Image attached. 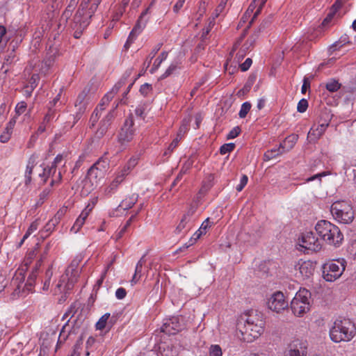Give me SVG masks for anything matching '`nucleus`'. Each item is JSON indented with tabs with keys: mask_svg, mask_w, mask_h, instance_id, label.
<instances>
[{
	"mask_svg": "<svg viewBox=\"0 0 356 356\" xmlns=\"http://www.w3.org/2000/svg\"><path fill=\"white\" fill-rule=\"evenodd\" d=\"M298 140V135L297 134H291L287 136L283 142H282L280 145L281 148L284 150V153L290 151L293 148L295 145L296 144Z\"/></svg>",
	"mask_w": 356,
	"mask_h": 356,
	"instance_id": "5701e85b",
	"label": "nucleus"
},
{
	"mask_svg": "<svg viewBox=\"0 0 356 356\" xmlns=\"http://www.w3.org/2000/svg\"><path fill=\"white\" fill-rule=\"evenodd\" d=\"M131 170L127 169V168L124 165L117 174L116 177L121 179L123 181L125 179L126 176H127L130 173Z\"/></svg>",
	"mask_w": 356,
	"mask_h": 356,
	"instance_id": "e2e57ef3",
	"label": "nucleus"
},
{
	"mask_svg": "<svg viewBox=\"0 0 356 356\" xmlns=\"http://www.w3.org/2000/svg\"><path fill=\"white\" fill-rule=\"evenodd\" d=\"M241 132V129L238 127H236L233 128L227 134V139H233L237 137Z\"/></svg>",
	"mask_w": 356,
	"mask_h": 356,
	"instance_id": "338daca9",
	"label": "nucleus"
},
{
	"mask_svg": "<svg viewBox=\"0 0 356 356\" xmlns=\"http://www.w3.org/2000/svg\"><path fill=\"white\" fill-rule=\"evenodd\" d=\"M109 316V313H106L104 314L97 322L96 323V329L99 330H108V318Z\"/></svg>",
	"mask_w": 356,
	"mask_h": 356,
	"instance_id": "f704fd0d",
	"label": "nucleus"
},
{
	"mask_svg": "<svg viewBox=\"0 0 356 356\" xmlns=\"http://www.w3.org/2000/svg\"><path fill=\"white\" fill-rule=\"evenodd\" d=\"M259 31H254V32L248 38L246 42L243 44L241 48V51L243 53L250 51L254 47L256 41L259 38Z\"/></svg>",
	"mask_w": 356,
	"mask_h": 356,
	"instance_id": "a878e982",
	"label": "nucleus"
},
{
	"mask_svg": "<svg viewBox=\"0 0 356 356\" xmlns=\"http://www.w3.org/2000/svg\"><path fill=\"white\" fill-rule=\"evenodd\" d=\"M37 159H38V156L34 154H32L28 160L26 168V171H25V174H24V177H25L24 183H25V185H26V186L29 185L31 182V175L33 173V169L34 168L35 165L37 163Z\"/></svg>",
	"mask_w": 356,
	"mask_h": 356,
	"instance_id": "412c9836",
	"label": "nucleus"
},
{
	"mask_svg": "<svg viewBox=\"0 0 356 356\" xmlns=\"http://www.w3.org/2000/svg\"><path fill=\"white\" fill-rule=\"evenodd\" d=\"M355 334V325L348 318L337 319L330 330V339L336 343L350 341Z\"/></svg>",
	"mask_w": 356,
	"mask_h": 356,
	"instance_id": "f257e3e1",
	"label": "nucleus"
},
{
	"mask_svg": "<svg viewBox=\"0 0 356 356\" xmlns=\"http://www.w3.org/2000/svg\"><path fill=\"white\" fill-rule=\"evenodd\" d=\"M53 275V272L51 268H49L46 271V280L44 282L42 289L44 291H47L50 286V280Z\"/></svg>",
	"mask_w": 356,
	"mask_h": 356,
	"instance_id": "09e8293b",
	"label": "nucleus"
},
{
	"mask_svg": "<svg viewBox=\"0 0 356 356\" xmlns=\"http://www.w3.org/2000/svg\"><path fill=\"white\" fill-rule=\"evenodd\" d=\"M15 123H16V120L14 118H12L8 122L5 130L0 135V141L1 143H7L10 140L11 134L13 133V127H14Z\"/></svg>",
	"mask_w": 356,
	"mask_h": 356,
	"instance_id": "393cba45",
	"label": "nucleus"
},
{
	"mask_svg": "<svg viewBox=\"0 0 356 356\" xmlns=\"http://www.w3.org/2000/svg\"><path fill=\"white\" fill-rule=\"evenodd\" d=\"M177 68V64L172 63L170 65L165 72L161 75V79H163L172 74Z\"/></svg>",
	"mask_w": 356,
	"mask_h": 356,
	"instance_id": "603ef678",
	"label": "nucleus"
},
{
	"mask_svg": "<svg viewBox=\"0 0 356 356\" xmlns=\"http://www.w3.org/2000/svg\"><path fill=\"white\" fill-rule=\"evenodd\" d=\"M326 127L321 126L319 124L316 128L312 127L308 133L307 137L312 138L314 136V139H318L325 132Z\"/></svg>",
	"mask_w": 356,
	"mask_h": 356,
	"instance_id": "2f4dec72",
	"label": "nucleus"
},
{
	"mask_svg": "<svg viewBox=\"0 0 356 356\" xmlns=\"http://www.w3.org/2000/svg\"><path fill=\"white\" fill-rule=\"evenodd\" d=\"M311 293L305 289H300L296 293L291 302V309L296 316H302L310 309Z\"/></svg>",
	"mask_w": 356,
	"mask_h": 356,
	"instance_id": "39448f33",
	"label": "nucleus"
},
{
	"mask_svg": "<svg viewBox=\"0 0 356 356\" xmlns=\"http://www.w3.org/2000/svg\"><path fill=\"white\" fill-rule=\"evenodd\" d=\"M238 321H242L245 324H254L257 322H264L262 314L257 311H250L241 316Z\"/></svg>",
	"mask_w": 356,
	"mask_h": 356,
	"instance_id": "6ab92c4d",
	"label": "nucleus"
},
{
	"mask_svg": "<svg viewBox=\"0 0 356 356\" xmlns=\"http://www.w3.org/2000/svg\"><path fill=\"white\" fill-rule=\"evenodd\" d=\"M95 202H92V204H88L85 207V209L81 211V213H80V215L78 218L86 221V218H88L89 214L92 211L93 207H95Z\"/></svg>",
	"mask_w": 356,
	"mask_h": 356,
	"instance_id": "ea45409f",
	"label": "nucleus"
},
{
	"mask_svg": "<svg viewBox=\"0 0 356 356\" xmlns=\"http://www.w3.org/2000/svg\"><path fill=\"white\" fill-rule=\"evenodd\" d=\"M315 229L318 236L329 245L339 246L343 240V235L339 228L327 220L318 221Z\"/></svg>",
	"mask_w": 356,
	"mask_h": 356,
	"instance_id": "f03ea898",
	"label": "nucleus"
},
{
	"mask_svg": "<svg viewBox=\"0 0 356 356\" xmlns=\"http://www.w3.org/2000/svg\"><path fill=\"white\" fill-rule=\"evenodd\" d=\"M149 12V8L145 9L140 15L136 24L131 31V35H133L136 38L138 35H139L143 29L145 27L147 22L148 17H147V15Z\"/></svg>",
	"mask_w": 356,
	"mask_h": 356,
	"instance_id": "f3484780",
	"label": "nucleus"
},
{
	"mask_svg": "<svg viewBox=\"0 0 356 356\" xmlns=\"http://www.w3.org/2000/svg\"><path fill=\"white\" fill-rule=\"evenodd\" d=\"M308 108V102L305 99H302L299 101L297 106V110L300 113H304Z\"/></svg>",
	"mask_w": 356,
	"mask_h": 356,
	"instance_id": "052dcab7",
	"label": "nucleus"
},
{
	"mask_svg": "<svg viewBox=\"0 0 356 356\" xmlns=\"http://www.w3.org/2000/svg\"><path fill=\"white\" fill-rule=\"evenodd\" d=\"M57 223L54 222L53 220H50L40 231V236L42 238H46L54 230Z\"/></svg>",
	"mask_w": 356,
	"mask_h": 356,
	"instance_id": "473e14b6",
	"label": "nucleus"
},
{
	"mask_svg": "<svg viewBox=\"0 0 356 356\" xmlns=\"http://www.w3.org/2000/svg\"><path fill=\"white\" fill-rule=\"evenodd\" d=\"M26 103L25 102H19L15 107V112L18 115H20L21 114L24 113L26 108Z\"/></svg>",
	"mask_w": 356,
	"mask_h": 356,
	"instance_id": "680f3d73",
	"label": "nucleus"
},
{
	"mask_svg": "<svg viewBox=\"0 0 356 356\" xmlns=\"http://www.w3.org/2000/svg\"><path fill=\"white\" fill-rule=\"evenodd\" d=\"M37 268L35 269V271H31V273L29 274L26 286H27L28 290H31V287L33 286L34 282L37 277Z\"/></svg>",
	"mask_w": 356,
	"mask_h": 356,
	"instance_id": "de8ad7c7",
	"label": "nucleus"
},
{
	"mask_svg": "<svg viewBox=\"0 0 356 356\" xmlns=\"http://www.w3.org/2000/svg\"><path fill=\"white\" fill-rule=\"evenodd\" d=\"M124 84V82L122 81H120L118 82L111 89V91L107 92L104 97V101L106 102V103L109 104V102L113 99L115 95L118 92L120 88Z\"/></svg>",
	"mask_w": 356,
	"mask_h": 356,
	"instance_id": "cd10ccee",
	"label": "nucleus"
},
{
	"mask_svg": "<svg viewBox=\"0 0 356 356\" xmlns=\"http://www.w3.org/2000/svg\"><path fill=\"white\" fill-rule=\"evenodd\" d=\"M162 46L161 43L157 44L152 50L151 53L147 58V60L145 61L144 65L147 68L149 67L152 60L154 58L157 52L160 50Z\"/></svg>",
	"mask_w": 356,
	"mask_h": 356,
	"instance_id": "e433bc0d",
	"label": "nucleus"
},
{
	"mask_svg": "<svg viewBox=\"0 0 356 356\" xmlns=\"http://www.w3.org/2000/svg\"><path fill=\"white\" fill-rule=\"evenodd\" d=\"M185 2H186V0H178L172 8L173 12L175 14H178L179 13L180 10L183 8Z\"/></svg>",
	"mask_w": 356,
	"mask_h": 356,
	"instance_id": "774afa93",
	"label": "nucleus"
},
{
	"mask_svg": "<svg viewBox=\"0 0 356 356\" xmlns=\"http://www.w3.org/2000/svg\"><path fill=\"white\" fill-rule=\"evenodd\" d=\"M196 212V208L194 207H191L186 213L183 216L184 218H186V219L191 220L192 222L195 221V217L194 216L195 213Z\"/></svg>",
	"mask_w": 356,
	"mask_h": 356,
	"instance_id": "864d4df0",
	"label": "nucleus"
},
{
	"mask_svg": "<svg viewBox=\"0 0 356 356\" xmlns=\"http://www.w3.org/2000/svg\"><path fill=\"white\" fill-rule=\"evenodd\" d=\"M50 193V190L47 189V188H45L44 189L40 194L39 195V200L37 202V205L39 206V205H42L44 200L47 198V197L49 196Z\"/></svg>",
	"mask_w": 356,
	"mask_h": 356,
	"instance_id": "4d7b16f0",
	"label": "nucleus"
},
{
	"mask_svg": "<svg viewBox=\"0 0 356 356\" xmlns=\"http://www.w3.org/2000/svg\"><path fill=\"white\" fill-rule=\"evenodd\" d=\"M251 104L248 102H244L241 107L240 111L238 113V115L241 118H244L246 117L247 114L249 113L251 108Z\"/></svg>",
	"mask_w": 356,
	"mask_h": 356,
	"instance_id": "c03bdc74",
	"label": "nucleus"
},
{
	"mask_svg": "<svg viewBox=\"0 0 356 356\" xmlns=\"http://www.w3.org/2000/svg\"><path fill=\"white\" fill-rule=\"evenodd\" d=\"M214 175L209 174L207 176L206 179L203 182L202 190L208 191L213 185Z\"/></svg>",
	"mask_w": 356,
	"mask_h": 356,
	"instance_id": "37998d69",
	"label": "nucleus"
},
{
	"mask_svg": "<svg viewBox=\"0 0 356 356\" xmlns=\"http://www.w3.org/2000/svg\"><path fill=\"white\" fill-rule=\"evenodd\" d=\"M56 172V168H55V166L51 165L50 167L44 168L42 173L40 174L39 175L41 177H44L43 183H46L49 177H52L50 185L54 186L55 183L59 182L62 178L60 172L58 173V175L56 176V178H54Z\"/></svg>",
	"mask_w": 356,
	"mask_h": 356,
	"instance_id": "dca6fc26",
	"label": "nucleus"
},
{
	"mask_svg": "<svg viewBox=\"0 0 356 356\" xmlns=\"http://www.w3.org/2000/svg\"><path fill=\"white\" fill-rule=\"evenodd\" d=\"M76 312V307L75 304L71 305V306L68 308V309L65 312L63 316V320H67L65 325L63 326L56 345V350L63 343L65 342V341L67 339L68 337L71 334L72 332V327L71 329L70 328L69 323L70 321V319L74 316L75 313Z\"/></svg>",
	"mask_w": 356,
	"mask_h": 356,
	"instance_id": "1a4fd4ad",
	"label": "nucleus"
},
{
	"mask_svg": "<svg viewBox=\"0 0 356 356\" xmlns=\"http://www.w3.org/2000/svg\"><path fill=\"white\" fill-rule=\"evenodd\" d=\"M134 124V117L132 114H130L125 119L124 124L118 134V142L121 145H124L128 143L131 142L134 138L135 133Z\"/></svg>",
	"mask_w": 356,
	"mask_h": 356,
	"instance_id": "9d476101",
	"label": "nucleus"
},
{
	"mask_svg": "<svg viewBox=\"0 0 356 356\" xmlns=\"http://www.w3.org/2000/svg\"><path fill=\"white\" fill-rule=\"evenodd\" d=\"M118 104H116L115 107L110 111L100 121L99 127L95 133V137L97 139L103 138L106 134L108 128L111 125V123L115 118L114 111L118 107Z\"/></svg>",
	"mask_w": 356,
	"mask_h": 356,
	"instance_id": "2eb2a0df",
	"label": "nucleus"
},
{
	"mask_svg": "<svg viewBox=\"0 0 356 356\" xmlns=\"http://www.w3.org/2000/svg\"><path fill=\"white\" fill-rule=\"evenodd\" d=\"M348 43H350L349 38L347 35H342L337 42L334 43L331 48H333L334 50H336L338 48H340Z\"/></svg>",
	"mask_w": 356,
	"mask_h": 356,
	"instance_id": "79ce46f5",
	"label": "nucleus"
},
{
	"mask_svg": "<svg viewBox=\"0 0 356 356\" xmlns=\"http://www.w3.org/2000/svg\"><path fill=\"white\" fill-rule=\"evenodd\" d=\"M138 194H132L131 195L127 197L124 200H123L120 205L118 206V209L121 208L123 210H127L131 208L138 201Z\"/></svg>",
	"mask_w": 356,
	"mask_h": 356,
	"instance_id": "bb28decb",
	"label": "nucleus"
},
{
	"mask_svg": "<svg viewBox=\"0 0 356 356\" xmlns=\"http://www.w3.org/2000/svg\"><path fill=\"white\" fill-rule=\"evenodd\" d=\"M145 109H146V106L144 105V104H140V105H138L136 109H135V114L136 116L142 118V119H145Z\"/></svg>",
	"mask_w": 356,
	"mask_h": 356,
	"instance_id": "bf43d9fd",
	"label": "nucleus"
},
{
	"mask_svg": "<svg viewBox=\"0 0 356 356\" xmlns=\"http://www.w3.org/2000/svg\"><path fill=\"white\" fill-rule=\"evenodd\" d=\"M284 356H307L306 348L300 343H291L285 352Z\"/></svg>",
	"mask_w": 356,
	"mask_h": 356,
	"instance_id": "aec40b11",
	"label": "nucleus"
},
{
	"mask_svg": "<svg viewBox=\"0 0 356 356\" xmlns=\"http://www.w3.org/2000/svg\"><path fill=\"white\" fill-rule=\"evenodd\" d=\"M152 90V87L151 84L144 83L140 86V92L144 97L147 96L150 92Z\"/></svg>",
	"mask_w": 356,
	"mask_h": 356,
	"instance_id": "6e6d98bb",
	"label": "nucleus"
},
{
	"mask_svg": "<svg viewBox=\"0 0 356 356\" xmlns=\"http://www.w3.org/2000/svg\"><path fill=\"white\" fill-rule=\"evenodd\" d=\"M235 148V144L230 143L222 145L220 148V153L222 155L230 153Z\"/></svg>",
	"mask_w": 356,
	"mask_h": 356,
	"instance_id": "49530a36",
	"label": "nucleus"
},
{
	"mask_svg": "<svg viewBox=\"0 0 356 356\" xmlns=\"http://www.w3.org/2000/svg\"><path fill=\"white\" fill-rule=\"evenodd\" d=\"M55 113L56 109L52 108L51 106H49V111L43 119L44 122L48 124L51 120H53L55 116Z\"/></svg>",
	"mask_w": 356,
	"mask_h": 356,
	"instance_id": "5fc2aeb1",
	"label": "nucleus"
},
{
	"mask_svg": "<svg viewBox=\"0 0 356 356\" xmlns=\"http://www.w3.org/2000/svg\"><path fill=\"white\" fill-rule=\"evenodd\" d=\"M122 182V181L121 179H119L115 177V178L111 183V184L104 189L105 195L111 196L112 194H113Z\"/></svg>",
	"mask_w": 356,
	"mask_h": 356,
	"instance_id": "7c9ffc66",
	"label": "nucleus"
},
{
	"mask_svg": "<svg viewBox=\"0 0 356 356\" xmlns=\"http://www.w3.org/2000/svg\"><path fill=\"white\" fill-rule=\"evenodd\" d=\"M86 98V94L82 92L78 95L76 100L75 107L77 109L76 118L78 119H80L81 115L85 113L88 105V102Z\"/></svg>",
	"mask_w": 356,
	"mask_h": 356,
	"instance_id": "a211bd4d",
	"label": "nucleus"
},
{
	"mask_svg": "<svg viewBox=\"0 0 356 356\" xmlns=\"http://www.w3.org/2000/svg\"><path fill=\"white\" fill-rule=\"evenodd\" d=\"M341 87V84L340 83H339L338 81H337L334 79L329 80L325 83L326 89L331 92L337 91Z\"/></svg>",
	"mask_w": 356,
	"mask_h": 356,
	"instance_id": "c9c22d12",
	"label": "nucleus"
},
{
	"mask_svg": "<svg viewBox=\"0 0 356 356\" xmlns=\"http://www.w3.org/2000/svg\"><path fill=\"white\" fill-rule=\"evenodd\" d=\"M212 225V222H210L209 218H207L201 225L199 230L204 234L207 232V229L210 228Z\"/></svg>",
	"mask_w": 356,
	"mask_h": 356,
	"instance_id": "0e129e2a",
	"label": "nucleus"
},
{
	"mask_svg": "<svg viewBox=\"0 0 356 356\" xmlns=\"http://www.w3.org/2000/svg\"><path fill=\"white\" fill-rule=\"evenodd\" d=\"M190 168H191L190 163H188V164L185 163L182 166V168L180 170V172L177 175V176L175 178V179L174 180V181L172 182V187L175 186L177 184V183L181 181L184 175H185L187 172V171L189 170Z\"/></svg>",
	"mask_w": 356,
	"mask_h": 356,
	"instance_id": "4c0bfd02",
	"label": "nucleus"
},
{
	"mask_svg": "<svg viewBox=\"0 0 356 356\" xmlns=\"http://www.w3.org/2000/svg\"><path fill=\"white\" fill-rule=\"evenodd\" d=\"M254 324H245L242 321H238L236 328L241 334L242 339L251 342L257 339L264 331L265 322H257Z\"/></svg>",
	"mask_w": 356,
	"mask_h": 356,
	"instance_id": "423d86ee",
	"label": "nucleus"
},
{
	"mask_svg": "<svg viewBox=\"0 0 356 356\" xmlns=\"http://www.w3.org/2000/svg\"><path fill=\"white\" fill-rule=\"evenodd\" d=\"M80 261L81 259L78 258L72 260L70 266L65 270V273L60 277V279L56 284V290H58L60 293L63 291L66 294L68 291L73 288L79 276L77 268Z\"/></svg>",
	"mask_w": 356,
	"mask_h": 356,
	"instance_id": "7ed1b4c3",
	"label": "nucleus"
},
{
	"mask_svg": "<svg viewBox=\"0 0 356 356\" xmlns=\"http://www.w3.org/2000/svg\"><path fill=\"white\" fill-rule=\"evenodd\" d=\"M184 328L182 318L179 316H172L166 319L161 327V332L173 335L181 331Z\"/></svg>",
	"mask_w": 356,
	"mask_h": 356,
	"instance_id": "ddd939ff",
	"label": "nucleus"
},
{
	"mask_svg": "<svg viewBox=\"0 0 356 356\" xmlns=\"http://www.w3.org/2000/svg\"><path fill=\"white\" fill-rule=\"evenodd\" d=\"M226 4L227 0H221L220 3L218 4L214 13H213V19L218 17L220 15V14L223 12Z\"/></svg>",
	"mask_w": 356,
	"mask_h": 356,
	"instance_id": "8fccbe9b",
	"label": "nucleus"
},
{
	"mask_svg": "<svg viewBox=\"0 0 356 356\" xmlns=\"http://www.w3.org/2000/svg\"><path fill=\"white\" fill-rule=\"evenodd\" d=\"M107 165L108 164L105 161L99 159L88 170L87 179H88L92 184L94 183L97 184L98 181L104 177Z\"/></svg>",
	"mask_w": 356,
	"mask_h": 356,
	"instance_id": "9b49d317",
	"label": "nucleus"
},
{
	"mask_svg": "<svg viewBox=\"0 0 356 356\" xmlns=\"http://www.w3.org/2000/svg\"><path fill=\"white\" fill-rule=\"evenodd\" d=\"M299 245L305 250L316 252L321 250V244L312 232H306L299 239Z\"/></svg>",
	"mask_w": 356,
	"mask_h": 356,
	"instance_id": "f8f14e48",
	"label": "nucleus"
},
{
	"mask_svg": "<svg viewBox=\"0 0 356 356\" xmlns=\"http://www.w3.org/2000/svg\"><path fill=\"white\" fill-rule=\"evenodd\" d=\"M314 264L309 261L302 262L299 267L300 273L304 279L309 278L314 274Z\"/></svg>",
	"mask_w": 356,
	"mask_h": 356,
	"instance_id": "4be33fe9",
	"label": "nucleus"
},
{
	"mask_svg": "<svg viewBox=\"0 0 356 356\" xmlns=\"http://www.w3.org/2000/svg\"><path fill=\"white\" fill-rule=\"evenodd\" d=\"M209 356H222V352L219 345H211L209 350Z\"/></svg>",
	"mask_w": 356,
	"mask_h": 356,
	"instance_id": "a18cd8bd",
	"label": "nucleus"
},
{
	"mask_svg": "<svg viewBox=\"0 0 356 356\" xmlns=\"http://www.w3.org/2000/svg\"><path fill=\"white\" fill-rule=\"evenodd\" d=\"M101 115H102V111H100L96 108L94 110V111L92 112V113L90 116V121H89L90 128H93L95 126V124L97 122V121L99 120Z\"/></svg>",
	"mask_w": 356,
	"mask_h": 356,
	"instance_id": "a19ab883",
	"label": "nucleus"
},
{
	"mask_svg": "<svg viewBox=\"0 0 356 356\" xmlns=\"http://www.w3.org/2000/svg\"><path fill=\"white\" fill-rule=\"evenodd\" d=\"M345 270V261H331L323 266V277L327 282H333L342 275Z\"/></svg>",
	"mask_w": 356,
	"mask_h": 356,
	"instance_id": "0eeeda50",
	"label": "nucleus"
},
{
	"mask_svg": "<svg viewBox=\"0 0 356 356\" xmlns=\"http://www.w3.org/2000/svg\"><path fill=\"white\" fill-rule=\"evenodd\" d=\"M284 152L281 148L280 145L278 147H275L271 149L267 150L264 155V161H270L279 155L284 154Z\"/></svg>",
	"mask_w": 356,
	"mask_h": 356,
	"instance_id": "c756f323",
	"label": "nucleus"
},
{
	"mask_svg": "<svg viewBox=\"0 0 356 356\" xmlns=\"http://www.w3.org/2000/svg\"><path fill=\"white\" fill-rule=\"evenodd\" d=\"M248 178L246 175H243L240 180V184L236 186V189L237 191H241L248 183Z\"/></svg>",
	"mask_w": 356,
	"mask_h": 356,
	"instance_id": "69168bd1",
	"label": "nucleus"
},
{
	"mask_svg": "<svg viewBox=\"0 0 356 356\" xmlns=\"http://www.w3.org/2000/svg\"><path fill=\"white\" fill-rule=\"evenodd\" d=\"M58 51L56 48L50 47L47 52L45 58L43 60V65L45 66L46 71L49 70L54 65Z\"/></svg>",
	"mask_w": 356,
	"mask_h": 356,
	"instance_id": "b1692460",
	"label": "nucleus"
},
{
	"mask_svg": "<svg viewBox=\"0 0 356 356\" xmlns=\"http://www.w3.org/2000/svg\"><path fill=\"white\" fill-rule=\"evenodd\" d=\"M193 224H194V222H192L191 220H189L186 219V218L182 217L180 222L179 223V225L177 226V227L175 229V233L177 234H179L185 229L190 230L191 229V227L193 226Z\"/></svg>",
	"mask_w": 356,
	"mask_h": 356,
	"instance_id": "c85d7f7f",
	"label": "nucleus"
},
{
	"mask_svg": "<svg viewBox=\"0 0 356 356\" xmlns=\"http://www.w3.org/2000/svg\"><path fill=\"white\" fill-rule=\"evenodd\" d=\"M84 223V220L80 219L79 218H77L75 222L74 223L73 226L71 228V232H73L75 234L77 233L79 231V229L82 227Z\"/></svg>",
	"mask_w": 356,
	"mask_h": 356,
	"instance_id": "13d9d810",
	"label": "nucleus"
},
{
	"mask_svg": "<svg viewBox=\"0 0 356 356\" xmlns=\"http://www.w3.org/2000/svg\"><path fill=\"white\" fill-rule=\"evenodd\" d=\"M331 115L330 114V113L327 111L323 112L320 115L318 124H321V126H323L327 128L329 125Z\"/></svg>",
	"mask_w": 356,
	"mask_h": 356,
	"instance_id": "58836bf2",
	"label": "nucleus"
},
{
	"mask_svg": "<svg viewBox=\"0 0 356 356\" xmlns=\"http://www.w3.org/2000/svg\"><path fill=\"white\" fill-rule=\"evenodd\" d=\"M168 57V52L163 51L161 54L155 59L152 67L150 70V72L153 74L156 70H158L163 60H165Z\"/></svg>",
	"mask_w": 356,
	"mask_h": 356,
	"instance_id": "72a5a7b5",
	"label": "nucleus"
},
{
	"mask_svg": "<svg viewBox=\"0 0 356 356\" xmlns=\"http://www.w3.org/2000/svg\"><path fill=\"white\" fill-rule=\"evenodd\" d=\"M330 211L334 218L343 224L351 223L356 216L352 205L345 201L334 202L331 206Z\"/></svg>",
	"mask_w": 356,
	"mask_h": 356,
	"instance_id": "20e7f679",
	"label": "nucleus"
},
{
	"mask_svg": "<svg viewBox=\"0 0 356 356\" xmlns=\"http://www.w3.org/2000/svg\"><path fill=\"white\" fill-rule=\"evenodd\" d=\"M102 1H97V0H95L94 2L91 4L90 8L82 9V4L79 6V10L76 11L73 21L76 24H79L80 29H86L88 24H90V19L92 16L94 15L95 11L97 9L99 4Z\"/></svg>",
	"mask_w": 356,
	"mask_h": 356,
	"instance_id": "6e6552de",
	"label": "nucleus"
},
{
	"mask_svg": "<svg viewBox=\"0 0 356 356\" xmlns=\"http://www.w3.org/2000/svg\"><path fill=\"white\" fill-rule=\"evenodd\" d=\"M268 307L276 312L280 313L288 307V302L285 300L284 294L280 291L274 293L268 301Z\"/></svg>",
	"mask_w": 356,
	"mask_h": 356,
	"instance_id": "4468645a",
	"label": "nucleus"
},
{
	"mask_svg": "<svg viewBox=\"0 0 356 356\" xmlns=\"http://www.w3.org/2000/svg\"><path fill=\"white\" fill-rule=\"evenodd\" d=\"M39 80V76L38 74H33L29 81V87L30 92H29V95L31 96L33 90L38 85V81Z\"/></svg>",
	"mask_w": 356,
	"mask_h": 356,
	"instance_id": "3c124183",
	"label": "nucleus"
}]
</instances>
